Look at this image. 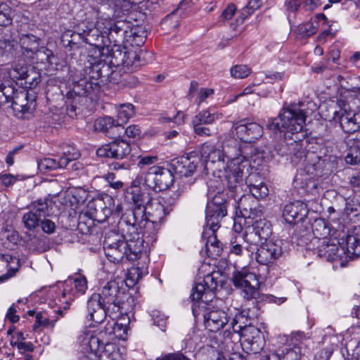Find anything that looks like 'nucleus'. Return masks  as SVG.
I'll list each match as a JSON object with an SVG mask.
<instances>
[{"label": "nucleus", "mask_w": 360, "mask_h": 360, "mask_svg": "<svg viewBox=\"0 0 360 360\" xmlns=\"http://www.w3.org/2000/svg\"><path fill=\"white\" fill-rule=\"evenodd\" d=\"M306 115L296 104L283 107L277 117L268 118L266 129L274 134H287V137L295 136L297 141H304L307 133L303 130Z\"/></svg>", "instance_id": "f257e3e1"}, {"label": "nucleus", "mask_w": 360, "mask_h": 360, "mask_svg": "<svg viewBox=\"0 0 360 360\" xmlns=\"http://www.w3.org/2000/svg\"><path fill=\"white\" fill-rule=\"evenodd\" d=\"M217 184H210L207 191V203L205 211V220L207 226L213 230L220 227L221 220L227 215L229 207L233 205V193H229L227 190L219 187Z\"/></svg>", "instance_id": "f03ea898"}, {"label": "nucleus", "mask_w": 360, "mask_h": 360, "mask_svg": "<svg viewBox=\"0 0 360 360\" xmlns=\"http://www.w3.org/2000/svg\"><path fill=\"white\" fill-rule=\"evenodd\" d=\"M106 58H110V63L115 68L122 67L125 72H135L147 63V52L140 50L129 49L126 45L119 46L117 44L111 48L104 49Z\"/></svg>", "instance_id": "7ed1b4c3"}, {"label": "nucleus", "mask_w": 360, "mask_h": 360, "mask_svg": "<svg viewBox=\"0 0 360 360\" xmlns=\"http://www.w3.org/2000/svg\"><path fill=\"white\" fill-rule=\"evenodd\" d=\"M126 198L132 204V207L127 210L120 218L119 224L122 226H130L143 224V217H145V200L141 188L138 186L129 188L127 191Z\"/></svg>", "instance_id": "20e7f679"}, {"label": "nucleus", "mask_w": 360, "mask_h": 360, "mask_svg": "<svg viewBox=\"0 0 360 360\" xmlns=\"http://www.w3.org/2000/svg\"><path fill=\"white\" fill-rule=\"evenodd\" d=\"M253 177L256 176H250L247 179L251 195H243L238 200L234 198L233 206L236 207V212L237 214L239 213L243 218L247 216L248 209L251 210L252 205H257L258 199L265 198L269 193L266 185L262 181H255L253 183Z\"/></svg>", "instance_id": "39448f33"}, {"label": "nucleus", "mask_w": 360, "mask_h": 360, "mask_svg": "<svg viewBox=\"0 0 360 360\" xmlns=\"http://www.w3.org/2000/svg\"><path fill=\"white\" fill-rule=\"evenodd\" d=\"M193 316L195 319L203 318L205 328L210 332H218L229 322V318L226 312L221 309H214L212 304L206 307L204 302L193 309Z\"/></svg>", "instance_id": "423d86ee"}, {"label": "nucleus", "mask_w": 360, "mask_h": 360, "mask_svg": "<svg viewBox=\"0 0 360 360\" xmlns=\"http://www.w3.org/2000/svg\"><path fill=\"white\" fill-rule=\"evenodd\" d=\"M174 182V176L170 169L155 165L145 174L143 184L155 192H160L169 188Z\"/></svg>", "instance_id": "0eeeda50"}, {"label": "nucleus", "mask_w": 360, "mask_h": 360, "mask_svg": "<svg viewBox=\"0 0 360 360\" xmlns=\"http://www.w3.org/2000/svg\"><path fill=\"white\" fill-rule=\"evenodd\" d=\"M121 294V286L119 282L116 280H110L104 284L99 293H94L91 297L102 303L108 311L120 313Z\"/></svg>", "instance_id": "6e6552de"}, {"label": "nucleus", "mask_w": 360, "mask_h": 360, "mask_svg": "<svg viewBox=\"0 0 360 360\" xmlns=\"http://www.w3.org/2000/svg\"><path fill=\"white\" fill-rule=\"evenodd\" d=\"M232 281L236 288L243 290L245 299L250 300L259 297L260 283L255 274L249 272L245 269L236 271L233 274Z\"/></svg>", "instance_id": "1a4fd4ad"}, {"label": "nucleus", "mask_w": 360, "mask_h": 360, "mask_svg": "<svg viewBox=\"0 0 360 360\" xmlns=\"http://www.w3.org/2000/svg\"><path fill=\"white\" fill-rule=\"evenodd\" d=\"M127 245L124 236L110 231L108 233L103 240V248L108 259L112 263H119L124 258L127 259Z\"/></svg>", "instance_id": "9d476101"}, {"label": "nucleus", "mask_w": 360, "mask_h": 360, "mask_svg": "<svg viewBox=\"0 0 360 360\" xmlns=\"http://www.w3.org/2000/svg\"><path fill=\"white\" fill-rule=\"evenodd\" d=\"M200 160L204 159L205 169H211L213 172L226 170L228 165L222 150L216 148L214 146L205 142L200 146Z\"/></svg>", "instance_id": "9b49d317"}, {"label": "nucleus", "mask_w": 360, "mask_h": 360, "mask_svg": "<svg viewBox=\"0 0 360 360\" xmlns=\"http://www.w3.org/2000/svg\"><path fill=\"white\" fill-rule=\"evenodd\" d=\"M284 244L285 243L281 240L264 241V243L257 248V262L262 265L273 264L283 255Z\"/></svg>", "instance_id": "f8f14e48"}, {"label": "nucleus", "mask_w": 360, "mask_h": 360, "mask_svg": "<svg viewBox=\"0 0 360 360\" xmlns=\"http://www.w3.org/2000/svg\"><path fill=\"white\" fill-rule=\"evenodd\" d=\"M99 336L96 335L86 334L82 340V344L85 346L86 352L94 354L96 358L99 360H107L110 357V351L114 349V345L108 341L104 342L103 338V332L99 333Z\"/></svg>", "instance_id": "ddd939ff"}, {"label": "nucleus", "mask_w": 360, "mask_h": 360, "mask_svg": "<svg viewBox=\"0 0 360 360\" xmlns=\"http://www.w3.org/2000/svg\"><path fill=\"white\" fill-rule=\"evenodd\" d=\"M274 150L281 156H293L297 159L305 156L303 141H297L294 135L287 137V134H283V138L274 144Z\"/></svg>", "instance_id": "4468645a"}, {"label": "nucleus", "mask_w": 360, "mask_h": 360, "mask_svg": "<svg viewBox=\"0 0 360 360\" xmlns=\"http://www.w3.org/2000/svg\"><path fill=\"white\" fill-rule=\"evenodd\" d=\"M131 151L129 143L122 139H115L114 141L100 147L96 150L99 157L110 158L117 160H129Z\"/></svg>", "instance_id": "2eb2a0df"}, {"label": "nucleus", "mask_w": 360, "mask_h": 360, "mask_svg": "<svg viewBox=\"0 0 360 360\" xmlns=\"http://www.w3.org/2000/svg\"><path fill=\"white\" fill-rule=\"evenodd\" d=\"M12 81H4L0 83V106L8 104L10 105L16 91L13 84L15 79H27L28 75L24 67L17 66L9 72Z\"/></svg>", "instance_id": "dca6fc26"}, {"label": "nucleus", "mask_w": 360, "mask_h": 360, "mask_svg": "<svg viewBox=\"0 0 360 360\" xmlns=\"http://www.w3.org/2000/svg\"><path fill=\"white\" fill-rule=\"evenodd\" d=\"M168 214L169 211H167V208L160 202L148 203L145 210L146 217H143V224L131 225L130 228L134 233L136 230L146 229L150 224L152 225L160 224Z\"/></svg>", "instance_id": "f3484780"}, {"label": "nucleus", "mask_w": 360, "mask_h": 360, "mask_svg": "<svg viewBox=\"0 0 360 360\" xmlns=\"http://www.w3.org/2000/svg\"><path fill=\"white\" fill-rule=\"evenodd\" d=\"M340 244L336 237H329V239L319 240V245L314 249V253L328 262L342 260L344 248L340 247Z\"/></svg>", "instance_id": "a211bd4d"}, {"label": "nucleus", "mask_w": 360, "mask_h": 360, "mask_svg": "<svg viewBox=\"0 0 360 360\" xmlns=\"http://www.w3.org/2000/svg\"><path fill=\"white\" fill-rule=\"evenodd\" d=\"M124 232V240L127 245V260L134 261L139 258L143 249V240L139 236V230L133 232L130 226H121Z\"/></svg>", "instance_id": "6ab92c4d"}, {"label": "nucleus", "mask_w": 360, "mask_h": 360, "mask_svg": "<svg viewBox=\"0 0 360 360\" xmlns=\"http://www.w3.org/2000/svg\"><path fill=\"white\" fill-rule=\"evenodd\" d=\"M101 84L99 82L92 81L86 74L82 77L77 79L74 77L72 79V86L68 92L69 98L75 96L77 100H84L86 97L99 90Z\"/></svg>", "instance_id": "aec40b11"}, {"label": "nucleus", "mask_w": 360, "mask_h": 360, "mask_svg": "<svg viewBox=\"0 0 360 360\" xmlns=\"http://www.w3.org/2000/svg\"><path fill=\"white\" fill-rule=\"evenodd\" d=\"M358 117L360 118V114L356 115L352 111L340 109L333 112V120L339 123L343 131L352 134L360 128V123L357 122Z\"/></svg>", "instance_id": "412c9836"}, {"label": "nucleus", "mask_w": 360, "mask_h": 360, "mask_svg": "<svg viewBox=\"0 0 360 360\" xmlns=\"http://www.w3.org/2000/svg\"><path fill=\"white\" fill-rule=\"evenodd\" d=\"M94 129L111 139L119 138L124 134L122 124L109 116L98 118L94 122Z\"/></svg>", "instance_id": "4be33fe9"}, {"label": "nucleus", "mask_w": 360, "mask_h": 360, "mask_svg": "<svg viewBox=\"0 0 360 360\" xmlns=\"http://www.w3.org/2000/svg\"><path fill=\"white\" fill-rule=\"evenodd\" d=\"M127 25L123 22H108L105 27L104 33L106 34L108 45L122 46L121 44L127 46Z\"/></svg>", "instance_id": "5701e85b"}, {"label": "nucleus", "mask_w": 360, "mask_h": 360, "mask_svg": "<svg viewBox=\"0 0 360 360\" xmlns=\"http://www.w3.org/2000/svg\"><path fill=\"white\" fill-rule=\"evenodd\" d=\"M193 152L189 156L182 157L177 161L172 163L174 172L182 176H189L193 174L198 165L202 163L200 158L198 155H193Z\"/></svg>", "instance_id": "b1692460"}, {"label": "nucleus", "mask_w": 360, "mask_h": 360, "mask_svg": "<svg viewBox=\"0 0 360 360\" xmlns=\"http://www.w3.org/2000/svg\"><path fill=\"white\" fill-rule=\"evenodd\" d=\"M63 290L62 292L63 297H68V300H72L75 297V292L84 294L87 289V281L84 276L79 274L75 278H70L63 283Z\"/></svg>", "instance_id": "393cba45"}, {"label": "nucleus", "mask_w": 360, "mask_h": 360, "mask_svg": "<svg viewBox=\"0 0 360 360\" xmlns=\"http://www.w3.org/2000/svg\"><path fill=\"white\" fill-rule=\"evenodd\" d=\"M308 210L306 205L297 200L287 204L283 211V217L285 221L290 224H295L302 221L307 217Z\"/></svg>", "instance_id": "a878e982"}, {"label": "nucleus", "mask_w": 360, "mask_h": 360, "mask_svg": "<svg viewBox=\"0 0 360 360\" xmlns=\"http://www.w3.org/2000/svg\"><path fill=\"white\" fill-rule=\"evenodd\" d=\"M20 266V259L9 254H0V283L14 276Z\"/></svg>", "instance_id": "bb28decb"}, {"label": "nucleus", "mask_w": 360, "mask_h": 360, "mask_svg": "<svg viewBox=\"0 0 360 360\" xmlns=\"http://www.w3.org/2000/svg\"><path fill=\"white\" fill-rule=\"evenodd\" d=\"M240 335L243 343L250 345V349L253 353H258L262 349L263 335L260 330L255 326L252 325L244 328Z\"/></svg>", "instance_id": "cd10ccee"}, {"label": "nucleus", "mask_w": 360, "mask_h": 360, "mask_svg": "<svg viewBox=\"0 0 360 360\" xmlns=\"http://www.w3.org/2000/svg\"><path fill=\"white\" fill-rule=\"evenodd\" d=\"M79 156L78 153H73L70 157V155L64 154L58 160L51 158H44L37 160V166L39 171L42 173H46L58 169L65 168L70 162L76 159Z\"/></svg>", "instance_id": "c85d7f7f"}, {"label": "nucleus", "mask_w": 360, "mask_h": 360, "mask_svg": "<svg viewBox=\"0 0 360 360\" xmlns=\"http://www.w3.org/2000/svg\"><path fill=\"white\" fill-rule=\"evenodd\" d=\"M238 137L245 143L255 142L263 134V128L256 122L241 124L236 127Z\"/></svg>", "instance_id": "c756f323"}, {"label": "nucleus", "mask_w": 360, "mask_h": 360, "mask_svg": "<svg viewBox=\"0 0 360 360\" xmlns=\"http://www.w3.org/2000/svg\"><path fill=\"white\" fill-rule=\"evenodd\" d=\"M87 319L96 323H101L107 316H112L116 311H108L100 302L91 297L87 302Z\"/></svg>", "instance_id": "7c9ffc66"}, {"label": "nucleus", "mask_w": 360, "mask_h": 360, "mask_svg": "<svg viewBox=\"0 0 360 360\" xmlns=\"http://www.w3.org/2000/svg\"><path fill=\"white\" fill-rule=\"evenodd\" d=\"M97 16L98 14L93 9L85 12H79L75 19L76 21L74 22V30L79 32L80 34H84L96 25Z\"/></svg>", "instance_id": "2f4dec72"}, {"label": "nucleus", "mask_w": 360, "mask_h": 360, "mask_svg": "<svg viewBox=\"0 0 360 360\" xmlns=\"http://www.w3.org/2000/svg\"><path fill=\"white\" fill-rule=\"evenodd\" d=\"M227 168H229V171H226L225 175L226 190L229 193H233L236 197L243 181V169L240 165H234L232 167L228 165Z\"/></svg>", "instance_id": "473e14b6"}, {"label": "nucleus", "mask_w": 360, "mask_h": 360, "mask_svg": "<svg viewBox=\"0 0 360 360\" xmlns=\"http://www.w3.org/2000/svg\"><path fill=\"white\" fill-rule=\"evenodd\" d=\"M104 34V32H101L96 25L84 34V42L96 47L103 56H106V53L103 52V49L111 48L112 46L106 45Z\"/></svg>", "instance_id": "72a5a7b5"}, {"label": "nucleus", "mask_w": 360, "mask_h": 360, "mask_svg": "<svg viewBox=\"0 0 360 360\" xmlns=\"http://www.w3.org/2000/svg\"><path fill=\"white\" fill-rule=\"evenodd\" d=\"M191 298L193 301L192 305V311L193 309L204 302L206 307L212 304V298L214 295L211 293L203 285L202 283H196L192 288V293L191 294Z\"/></svg>", "instance_id": "f704fd0d"}, {"label": "nucleus", "mask_w": 360, "mask_h": 360, "mask_svg": "<svg viewBox=\"0 0 360 360\" xmlns=\"http://www.w3.org/2000/svg\"><path fill=\"white\" fill-rule=\"evenodd\" d=\"M32 63L47 64L49 66L57 65L58 58L53 51L44 46H39L37 51L27 57Z\"/></svg>", "instance_id": "c9c22d12"}, {"label": "nucleus", "mask_w": 360, "mask_h": 360, "mask_svg": "<svg viewBox=\"0 0 360 360\" xmlns=\"http://www.w3.org/2000/svg\"><path fill=\"white\" fill-rule=\"evenodd\" d=\"M222 151L224 153V158L227 162L234 165L243 163L245 157L241 155L239 143L236 140H232L229 143L223 146Z\"/></svg>", "instance_id": "e433bc0d"}, {"label": "nucleus", "mask_w": 360, "mask_h": 360, "mask_svg": "<svg viewBox=\"0 0 360 360\" xmlns=\"http://www.w3.org/2000/svg\"><path fill=\"white\" fill-rule=\"evenodd\" d=\"M41 39L30 33H22L19 34V44L22 50V54L25 57L32 54L40 46Z\"/></svg>", "instance_id": "4c0bfd02"}, {"label": "nucleus", "mask_w": 360, "mask_h": 360, "mask_svg": "<svg viewBox=\"0 0 360 360\" xmlns=\"http://www.w3.org/2000/svg\"><path fill=\"white\" fill-rule=\"evenodd\" d=\"M95 205L94 207V219L99 223H103L112 214V209L110 207L111 205H114V200L111 197L107 198V204L103 200H97L93 202Z\"/></svg>", "instance_id": "58836bf2"}, {"label": "nucleus", "mask_w": 360, "mask_h": 360, "mask_svg": "<svg viewBox=\"0 0 360 360\" xmlns=\"http://www.w3.org/2000/svg\"><path fill=\"white\" fill-rule=\"evenodd\" d=\"M28 93L25 90H20L16 89L13 98L8 105L11 107L14 112L25 113L29 112L30 106L27 101Z\"/></svg>", "instance_id": "ea45409f"}, {"label": "nucleus", "mask_w": 360, "mask_h": 360, "mask_svg": "<svg viewBox=\"0 0 360 360\" xmlns=\"http://www.w3.org/2000/svg\"><path fill=\"white\" fill-rule=\"evenodd\" d=\"M311 231L315 238L319 240H323V239H329L328 236L332 237L333 233L331 230L329 223L323 218L316 219L311 224Z\"/></svg>", "instance_id": "a19ab883"}, {"label": "nucleus", "mask_w": 360, "mask_h": 360, "mask_svg": "<svg viewBox=\"0 0 360 360\" xmlns=\"http://www.w3.org/2000/svg\"><path fill=\"white\" fill-rule=\"evenodd\" d=\"M344 253L346 257L351 259L357 258L360 256V242L357 233L354 235H348L345 239V246Z\"/></svg>", "instance_id": "79ce46f5"}, {"label": "nucleus", "mask_w": 360, "mask_h": 360, "mask_svg": "<svg viewBox=\"0 0 360 360\" xmlns=\"http://www.w3.org/2000/svg\"><path fill=\"white\" fill-rule=\"evenodd\" d=\"M146 38V31L139 27L127 26V46H141Z\"/></svg>", "instance_id": "37998d69"}, {"label": "nucleus", "mask_w": 360, "mask_h": 360, "mask_svg": "<svg viewBox=\"0 0 360 360\" xmlns=\"http://www.w3.org/2000/svg\"><path fill=\"white\" fill-rule=\"evenodd\" d=\"M82 41L84 42V34H79L75 30L73 32L68 30L61 36L63 46L69 50L78 49Z\"/></svg>", "instance_id": "c03bdc74"}, {"label": "nucleus", "mask_w": 360, "mask_h": 360, "mask_svg": "<svg viewBox=\"0 0 360 360\" xmlns=\"http://www.w3.org/2000/svg\"><path fill=\"white\" fill-rule=\"evenodd\" d=\"M349 150L345 158L347 164L352 165L360 163V136L349 140Z\"/></svg>", "instance_id": "a18cd8bd"}, {"label": "nucleus", "mask_w": 360, "mask_h": 360, "mask_svg": "<svg viewBox=\"0 0 360 360\" xmlns=\"http://www.w3.org/2000/svg\"><path fill=\"white\" fill-rule=\"evenodd\" d=\"M34 213L41 218L46 217L51 215L52 210V201L49 198L39 199L33 201L28 206Z\"/></svg>", "instance_id": "49530a36"}, {"label": "nucleus", "mask_w": 360, "mask_h": 360, "mask_svg": "<svg viewBox=\"0 0 360 360\" xmlns=\"http://www.w3.org/2000/svg\"><path fill=\"white\" fill-rule=\"evenodd\" d=\"M244 241L248 244L246 249L248 252H253L257 248H259L262 243H264L262 238H261L251 226L245 229V233L243 234Z\"/></svg>", "instance_id": "de8ad7c7"}, {"label": "nucleus", "mask_w": 360, "mask_h": 360, "mask_svg": "<svg viewBox=\"0 0 360 360\" xmlns=\"http://www.w3.org/2000/svg\"><path fill=\"white\" fill-rule=\"evenodd\" d=\"M224 281L219 272L214 271L207 274L203 279V285L214 295V292L222 288Z\"/></svg>", "instance_id": "09e8293b"}, {"label": "nucleus", "mask_w": 360, "mask_h": 360, "mask_svg": "<svg viewBox=\"0 0 360 360\" xmlns=\"http://www.w3.org/2000/svg\"><path fill=\"white\" fill-rule=\"evenodd\" d=\"M251 227L264 241L272 234L271 224L265 219H256Z\"/></svg>", "instance_id": "8fccbe9b"}, {"label": "nucleus", "mask_w": 360, "mask_h": 360, "mask_svg": "<svg viewBox=\"0 0 360 360\" xmlns=\"http://www.w3.org/2000/svg\"><path fill=\"white\" fill-rule=\"evenodd\" d=\"M106 70H108V63L99 60L86 68L85 73L92 81L99 82V79H102V72H106Z\"/></svg>", "instance_id": "3c124183"}, {"label": "nucleus", "mask_w": 360, "mask_h": 360, "mask_svg": "<svg viewBox=\"0 0 360 360\" xmlns=\"http://www.w3.org/2000/svg\"><path fill=\"white\" fill-rule=\"evenodd\" d=\"M18 43L15 40H0V56L7 60L13 59L16 55Z\"/></svg>", "instance_id": "603ef678"}, {"label": "nucleus", "mask_w": 360, "mask_h": 360, "mask_svg": "<svg viewBox=\"0 0 360 360\" xmlns=\"http://www.w3.org/2000/svg\"><path fill=\"white\" fill-rule=\"evenodd\" d=\"M248 311L243 310L238 313L231 322V328L234 333L240 334L244 328L251 326L252 324L248 319Z\"/></svg>", "instance_id": "864d4df0"}, {"label": "nucleus", "mask_w": 360, "mask_h": 360, "mask_svg": "<svg viewBox=\"0 0 360 360\" xmlns=\"http://www.w3.org/2000/svg\"><path fill=\"white\" fill-rule=\"evenodd\" d=\"M218 119V115L212 112L210 109L198 112L193 117L192 124L210 125Z\"/></svg>", "instance_id": "5fc2aeb1"}, {"label": "nucleus", "mask_w": 360, "mask_h": 360, "mask_svg": "<svg viewBox=\"0 0 360 360\" xmlns=\"http://www.w3.org/2000/svg\"><path fill=\"white\" fill-rule=\"evenodd\" d=\"M41 220V218L30 209L22 217L23 225L28 231L36 229L39 226Z\"/></svg>", "instance_id": "6e6d98bb"}, {"label": "nucleus", "mask_w": 360, "mask_h": 360, "mask_svg": "<svg viewBox=\"0 0 360 360\" xmlns=\"http://www.w3.org/2000/svg\"><path fill=\"white\" fill-rule=\"evenodd\" d=\"M135 115V107L133 104L127 103L120 104L117 109V118L122 124Z\"/></svg>", "instance_id": "4d7b16f0"}, {"label": "nucleus", "mask_w": 360, "mask_h": 360, "mask_svg": "<svg viewBox=\"0 0 360 360\" xmlns=\"http://www.w3.org/2000/svg\"><path fill=\"white\" fill-rule=\"evenodd\" d=\"M302 343L299 345H295L292 348H286L285 351L282 352V357L279 360H300L305 353V351L302 352Z\"/></svg>", "instance_id": "13d9d810"}, {"label": "nucleus", "mask_w": 360, "mask_h": 360, "mask_svg": "<svg viewBox=\"0 0 360 360\" xmlns=\"http://www.w3.org/2000/svg\"><path fill=\"white\" fill-rule=\"evenodd\" d=\"M13 16V9L6 4H0V25L8 26L11 24Z\"/></svg>", "instance_id": "bf43d9fd"}, {"label": "nucleus", "mask_w": 360, "mask_h": 360, "mask_svg": "<svg viewBox=\"0 0 360 360\" xmlns=\"http://www.w3.org/2000/svg\"><path fill=\"white\" fill-rule=\"evenodd\" d=\"M297 36L301 39L307 38L316 32V27L312 22H307L300 25L296 29Z\"/></svg>", "instance_id": "052dcab7"}, {"label": "nucleus", "mask_w": 360, "mask_h": 360, "mask_svg": "<svg viewBox=\"0 0 360 360\" xmlns=\"http://www.w3.org/2000/svg\"><path fill=\"white\" fill-rule=\"evenodd\" d=\"M127 326L122 323H118L113 321L112 323L109 322L107 326L105 327V334H114L116 336L122 337L123 335L127 333Z\"/></svg>", "instance_id": "680f3d73"}, {"label": "nucleus", "mask_w": 360, "mask_h": 360, "mask_svg": "<svg viewBox=\"0 0 360 360\" xmlns=\"http://www.w3.org/2000/svg\"><path fill=\"white\" fill-rule=\"evenodd\" d=\"M218 229L213 230V229H212L210 227V226H207L206 224V226L204 227V231H203L202 234V237L204 239L207 240L205 245H215L216 246L217 245L222 244L217 238L215 232Z\"/></svg>", "instance_id": "e2e57ef3"}, {"label": "nucleus", "mask_w": 360, "mask_h": 360, "mask_svg": "<svg viewBox=\"0 0 360 360\" xmlns=\"http://www.w3.org/2000/svg\"><path fill=\"white\" fill-rule=\"evenodd\" d=\"M72 98H69L68 96V92L66 94V110L68 112V114L70 117H73L74 115H76V110L77 109V105H79L83 100L81 98L77 99V98L75 96H72Z\"/></svg>", "instance_id": "0e129e2a"}, {"label": "nucleus", "mask_w": 360, "mask_h": 360, "mask_svg": "<svg viewBox=\"0 0 360 360\" xmlns=\"http://www.w3.org/2000/svg\"><path fill=\"white\" fill-rule=\"evenodd\" d=\"M56 320L50 321L48 316H44V313L38 312L36 314V321L33 325V330H37L39 326L53 328Z\"/></svg>", "instance_id": "69168bd1"}, {"label": "nucleus", "mask_w": 360, "mask_h": 360, "mask_svg": "<svg viewBox=\"0 0 360 360\" xmlns=\"http://www.w3.org/2000/svg\"><path fill=\"white\" fill-rule=\"evenodd\" d=\"M300 6L301 4L298 0H290L285 1L284 6L285 13L290 22L291 21V18L295 16L297 12L300 9Z\"/></svg>", "instance_id": "338daca9"}, {"label": "nucleus", "mask_w": 360, "mask_h": 360, "mask_svg": "<svg viewBox=\"0 0 360 360\" xmlns=\"http://www.w3.org/2000/svg\"><path fill=\"white\" fill-rule=\"evenodd\" d=\"M251 73V70L245 65H236L231 68V76L236 79L247 77Z\"/></svg>", "instance_id": "774afa93"}]
</instances>
